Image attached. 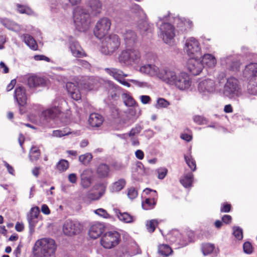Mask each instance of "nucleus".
<instances>
[{
  "label": "nucleus",
  "instance_id": "1",
  "mask_svg": "<svg viewBox=\"0 0 257 257\" xmlns=\"http://www.w3.org/2000/svg\"><path fill=\"white\" fill-rule=\"evenodd\" d=\"M225 81V73L220 72L215 77V80L207 78L201 80L198 84V90L203 96H209L217 93V88L222 86Z\"/></svg>",
  "mask_w": 257,
  "mask_h": 257
},
{
  "label": "nucleus",
  "instance_id": "2",
  "mask_svg": "<svg viewBox=\"0 0 257 257\" xmlns=\"http://www.w3.org/2000/svg\"><path fill=\"white\" fill-rule=\"evenodd\" d=\"M56 249V245L53 239L43 238L35 242L33 251L38 257H55Z\"/></svg>",
  "mask_w": 257,
  "mask_h": 257
},
{
  "label": "nucleus",
  "instance_id": "3",
  "mask_svg": "<svg viewBox=\"0 0 257 257\" xmlns=\"http://www.w3.org/2000/svg\"><path fill=\"white\" fill-rule=\"evenodd\" d=\"M217 93L230 99L239 96L240 88L238 80L234 77H225L224 84L217 88Z\"/></svg>",
  "mask_w": 257,
  "mask_h": 257
},
{
  "label": "nucleus",
  "instance_id": "4",
  "mask_svg": "<svg viewBox=\"0 0 257 257\" xmlns=\"http://www.w3.org/2000/svg\"><path fill=\"white\" fill-rule=\"evenodd\" d=\"M73 21L79 31H85L90 23L89 14L81 7H77L73 11Z\"/></svg>",
  "mask_w": 257,
  "mask_h": 257
},
{
  "label": "nucleus",
  "instance_id": "5",
  "mask_svg": "<svg viewBox=\"0 0 257 257\" xmlns=\"http://www.w3.org/2000/svg\"><path fill=\"white\" fill-rule=\"evenodd\" d=\"M63 100L60 98L55 100L53 102V106L45 110H44L42 114L46 119L48 118H54L56 117H59L61 120L64 122L65 124H67L70 122V112L69 110H67L63 118L64 114L61 112L59 105L62 104Z\"/></svg>",
  "mask_w": 257,
  "mask_h": 257
},
{
  "label": "nucleus",
  "instance_id": "6",
  "mask_svg": "<svg viewBox=\"0 0 257 257\" xmlns=\"http://www.w3.org/2000/svg\"><path fill=\"white\" fill-rule=\"evenodd\" d=\"M120 45L118 36L115 34L110 35L102 40L100 50L104 55H110L119 48Z\"/></svg>",
  "mask_w": 257,
  "mask_h": 257
},
{
  "label": "nucleus",
  "instance_id": "7",
  "mask_svg": "<svg viewBox=\"0 0 257 257\" xmlns=\"http://www.w3.org/2000/svg\"><path fill=\"white\" fill-rule=\"evenodd\" d=\"M141 58L140 52L134 48H127L122 51L118 57V61L125 65L138 63Z\"/></svg>",
  "mask_w": 257,
  "mask_h": 257
},
{
  "label": "nucleus",
  "instance_id": "8",
  "mask_svg": "<svg viewBox=\"0 0 257 257\" xmlns=\"http://www.w3.org/2000/svg\"><path fill=\"white\" fill-rule=\"evenodd\" d=\"M183 50L190 58H197L201 55L200 44L194 37L188 38L185 40Z\"/></svg>",
  "mask_w": 257,
  "mask_h": 257
},
{
  "label": "nucleus",
  "instance_id": "9",
  "mask_svg": "<svg viewBox=\"0 0 257 257\" xmlns=\"http://www.w3.org/2000/svg\"><path fill=\"white\" fill-rule=\"evenodd\" d=\"M134 7L139 12H142L144 16L143 19L138 21L137 23V30L143 37L151 35L154 31L153 25L149 23L147 19L146 14L140 6L135 5Z\"/></svg>",
  "mask_w": 257,
  "mask_h": 257
},
{
  "label": "nucleus",
  "instance_id": "10",
  "mask_svg": "<svg viewBox=\"0 0 257 257\" xmlns=\"http://www.w3.org/2000/svg\"><path fill=\"white\" fill-rule=\"evenodd\" d=\"M120 240V235L116 231L105 232L100 239L101 245L105 248L110 249L116 246Z\"/></svg>",
  "mask_w": 257,
  "mask_h": 257
},
{
  "label": "nucleus",
  "instance_id": "11",
  "mask_svg": "<svg viewBox=\"0 0 257 257\" xmlns=\"http://www.w3.org/2000/svg\"><path fill=\"white\" fill-rule=\"evenodd\" d=\"M181 73V71L175 68L166 67L163 68L161 79L168 85L174 87Z\"/></svg>",
  "mask_w": 257,
  "mask_h": 257
},
{
  "label": "nucleus",
  "instance_id": "12",
  "mask_svg": "<svg viewBox=\"0 0 257 257\" xmlns=\"http://www.w3.org/2000/svg\"><path fill=\"white\" fill-rule=\"evenodd\" d=\"M160 36L163 41L169 45H172L174 42L175 36V28L171 24L163 23L159 26Z\"/></svg>",
  "mask_w": 257,
  "mask_h": 257
},
{
  "label": "nucleus",
  "instance_id": "13",
  "mask_svg": "<svg viewBox=\"0 0 257 257\" xmlns=\"http://www.w3.org/2000/svg\"><path fill=\"white\" fill-rule=\"evenodd\" d=\"M187 237H182V235L178 230H173L167 235V239L172 243H177L182 246L187 245L191 242L194 237L193 232L189 231L186 233Z\"/></svg>",
  "mask_w": 257,
  "mask_h": 257
},
{
  "label": "nucleus",
  "instance_id": "14",
  "mask_svg": "<svg viewBox=\"0 0 257 257\" xmlns=\"http://www.w3.org/2000/svg\"><path fill=\"white\" fill-rule=\"evenodd\" d=\"M111 24L110 20L107 18L100 19L96 23L94 30L95 36L99 39L103 38L109 32Z\"/></svg>",
  "mask_w": 257,
  "mask_h": 257
},
{
  "label": "nucleus",
  "instance_id": "15",
  "mask_svg": "<svg viewBox=\"0 0 257 257\" xmlns=\"http://www.w3.org/2000/svg\"><path fill=\"white\" fill-rule=\"evenodd\" d=\"M139 71L151 77L157 76L161 79V75L163 74V68L160 69L153 64H146L140 67Z\"/></svg>",
  "mask_w": 257,
  "mask_h": 257
},
{
  "label": "nucleus",
  "instance_id": "16",
  "mask_svg": "<svg viewBox=\"0 0 257 257\" xmlns=\"http://www.w3.org/2000/svg\"><path fill=\"white\" fill-rule=\"evenodd\" d=\"M83 225L77 221L67 220L63 228L64 233L67 235L79 233L82 229Z\"/></svg>",
  "mask_w": 257,
  "mask_h": 257
},
{
  "label": "nucleus",
  "instance_id": "17",
  "mask_svg": "<svg viewBox=\"0 0 257 257\" xmlns=\"http://www.w3.org/2000/svg\"><path fill=\"white\" fill-rule=\"evenodd\" d=\"M104 70L107 74L122 85L127 87H131V84L124 79V77L128 76V74L124 73L122 70L115 68H107Z\"/></svg>",
  "mask_w": 257,
  "mask_h": 257
},
{
  "label": "nucleus",
  "instance_id": "18",
  "mask_svg": "<svg viewBox=\"0 0 257 257\" xmlns=\"http://www.w3.org/2000/svg\"><path fill=\"white\" fill-rule=\"evenodd\" d=\"M177 81L174 87L181 91L188 90L192 84V81L189 75L183 71H181Z\"/></svg>",
  "mask_w": 257,
  "mask_h": 257
},
{
  "label": "nucleus",
  "instance_id": "19",
  "mask_svg": "<svg viewBox=\"0 0 257 257\" xmlns=\"http://www.w3.org/2000/svg\"><path fill=\"white\" fill-rule=\"evenodd\" d=\"M149 168H145L142 162H137L132 168V176L135 180H139L142 176L149 175Z\"/></svg>",
  "mask_w": 257,
  "mask_h": 257
},
{
  "label": "nucleus",
  "instance_id": "20",
  "mask_svg": "<svg viewBox=\"0 0 257 257\" xmlns=\"http://www.w3.org/2000/svg\"><path fill=\"white\" fill-rule=\"evenodd\" d=\"M40 213L38 207H32L27 215V220L29 222L30 232L32 234L35 230V227L38 222V217Z\"/></svg>",
  "mask_w": 257,
  "mask_h": 257
},
{
  "label": "nucleus",
  "instance_id": "21",
  "mask_svg": "<svg viewBox=\"0 0 257 257\" xmlns=\"http://www.w3.org/2000/svg\"><path fill=\"white\" fill-rule=\"evenodd\" d=\"M187 67L189 72L194 75H197L202 71L203 64L196 58H191L187 62Z\"/></svg>",
  "mask_w": 257,
  "mask_h": 257
},
{
  "label": "nucleus",
  "instance_id": "22",
  "mask_svg": "<svg viewBox=\"0 0 257 257\" xmlns=\"http://www.w3.org/2000/svg\"><path fill=\"white\" fill-rule=\"evenodd\" d=\"M144 192L146 194H149L151 192H153L154 195L152 197L146 198L144 201L142 202V206L145 210H150L154 208L156 204V200L155 197H157V192L155 190H153L149 188H146L144 190Z\"/></svg>",
  "mask_w": 257,
  "mask_h": 257
},
{
  "label": "nucleus",
  "instance_id": "23",
  "mask_svg": "<svg viewBox=\"0 0 257 257\" xmlns=\"http://www.w3.org/2000/svg\"><path fill=\"white\" fill-rule=\"evenodd\" d=\"M69 47L72 55L75 57H82L85 56V53L77 41L72 37L68 39Z\"/></svg>",
  "mask_w": 257,
  "mask_h": 257
},
{
  "label": "nucleus",
  "instance_id": "24",
  "mask_svg": "<svg viewBox=\"0 0 257 257\" xmlns=\"http://www.w3.org/2000/svg\"><path fill=\"white\" fill-rule=\"evenodd\" d=\"M174 23L176 26L177 30L180 33L186 32L191 29L192 27L191 21L180 17L175 18Z\"/></svg>",
  "mask_w": 257,
  "mask_h": 257
},
{
  "label": "nucleus",
  "instance_id": "25",
  "mask_svg": "<svg viewBox=\"0 0 257 257\" xmlns=\"http://www.w3.org/2000/svg\"><path fill=\"white\" fill-rule=\"evenodd\" d=\"M98 78L93 77H86L79 82L80 86L86 90H92L99 85Z\"/></svg>",
  "mask_w": 257,
  "mask_h": 257
},
{
  "label": "nucleus",
  "instance_id": "26",
  "mask_svg": "<svg viewBox=\"0 0 257 257\" xmlns=\"http://www.w3.org/2000/svg\"><path fill=\"white\" fill-rule=\"evenodd\" d=\"M14 98L20 107L24 106L27 103V97L26 90L23 86L17 87L15 90Z\"/></svg>",
  "mask_w": 257,
  "mask_h": 257
},
{
  "label": "nucleus",
  "instance_id": "27",
  "mask_svg": "<svg viewBox=\"0 0 257 257\" xmlns=\"http://www.w3.org/2000/svg\"><path fill=\"white\" fill-rule=\"evenodd\" d=\"M90 14L96 16L100 14L102 10V4L99 0H88L86 3Z\"/></svg>",
  "mask_w": 257,
  "mask_h": 257
},
{
  "label": "nucleus",
  "instance_id": "28",
  "mask_svg": "<svg viewBox=\"0 0 257 257\" xmlns=\"http://www.w3.org/2000/svg\"><path fill=\"white\" fill-rule=\"evenodd\" d=\"M221 64L226 65V68L232 71L239 70L240 63L237 60H235L232 57L223 58L221 59Z\"/></svg>",
  "mask_w": 257,
  "mask_h": 257
},
{
  "label": "nucleus",
  "instance_id": "29",
  "mask_svg": "<svg viewBox=\"0 0 257 257\" xmlns=\"http://www.w3.org/2000/svg\"><path fill=\"white\" fill-rule=\"evenodd\" d=\"M104 231V226L100 223L92 224L89 230L88 234L90 237L96 239L99 237Z\"/></svg>",
  "mask_w": 257,
  "mask_h": 257
},
{
  "label": "nucleus",
  "instance_id": "30",
  "mask_svg": "<svg viewBox=\"0 0 257 257\" xmlns=\"http://www.w3.org/2000/svg\"><path fill=\"white\" fill-rule=\"evenodd\" d=\"M122 35L126 45H133L137 41L136 33L131 30H125L122 32Z\"/></svg>",
  "mask_w": 257,
  "mask_h": 257
},
{
  "label": "nucleus",
  "instance_id": "31",
  "mask_svg": "<svg viewBox=\"0 0 257 257\" xmlns=\"http://www.w3.org/2000/svg\"><path fill=\"white\" fill-rule=\"evenodd\" d=\"M257 73V63H250L247 65L242 72L243 76L248 81Z\"/></svg>",
  "mask_w": 257,
  "mask_h": 257
},
{
  "label": "nucleus",
  "instance_id": "32",
  "mask_svg": "<svg viewBox=\"0 0 257 257\" xmlns=\"http://www.w3.org/2000/svg\"><path fill=\"white\" fill-rule=\"evenodd\" d=\"M66 87L68 92L73 99L78 100L81 99V93L75 83L66 82Z\"/></svg>",
  "mask_w": 257,
  "mask_h": 257
},
{
  "label": "nucleus",
  "instance_id": "33",
  "mask_svg": "<svg viewBox=\"0 0 257 257\" xmlns=\"http://www.w3.org/2000/svg\"><path fill=\"white\" fill-rule=\"evenodd\" d=\"M0 22L9 30L16 33H19L22 30V27L21 25L10 19H0Z\"/></svg>",
  "mask_w": 257,
  "mask_h": 257
},
{
  "label": "nucleus",
  "instance_id": "34",
  "mask_svg": "<svg viewBox=\"0 0 257 257\" xmlns=\"http://www.w3.org/2000/svg\"><path fill=\"white\" fill-rule=\"evenodd\" d=\"M46 83V80L43 78L37 76H30L28 78V85L30 87L44 86Z\"/></svg>",
  "mask_w": 257,
  "mask_h": 257
},
{
  "label": "nucleus",
  "instance_id": "35",
  "mask_svg": "<svg viewBox=\"0 0 257 257\" xmlns=\"http://www.w3.org/2000/svg\"><path fill=\"white\" fill-rule=\"evenodd\" d=\"M101 191L99 193H92L88 192L86 194L85 200L90 202L91 201H95L99 199L104 194L105 190V186L103 184H100Z\"/></svg>",
  "mask_w": 257,
  "mask_h": 257
},
{
  "label": "nucleus",
  "instance_id": "36",
  "mask_svg": "<svg viewBox=\"0 0 257 257\" xmlns=\"http://www.w3.org/2000/svg\"><path fill=\"white\" fill-rule=\"evenodd\" d=\"M103 121V117L98 113H93L89 115L88 122L92 127H99L102 124Z\"/></svg>",
  "mask_w": 257,
  "mask_h": 257
},
{
  "label": "nucleus",
  "instance_id": "37",
  "mask_svg": "<svg viewBox=\"0 0 257 257\" xmlns=\"http://www.w3.org/2000/svg\"><path fill=\"white\" fill-rule=\"evenodd\" d=\"M19 37L23 39L25 44L31 49L33 50H36L37 49V44L32 36L29 34H25L23 35L20 34Z\"/></svg>",
  "mask_w": 257,
  "mask_h": 257
},
{
  "label": "nucleus",
  "instance_id": "38",
  "mask_svg": "<svg viewBox=\"0 0 257 257\" xmlns=\"http://www.w3.org/2000/svg\"><path fill=\"white\" fill-rule=\"evenodd\" d=\"M110 168L106 164H99L96 169V173L99 178H104L109 176Z\"/></svg>",
  "mask_w": 257,
  "mask_h": 257
},
{
  "label": "nucleus",
  "instance_id": "39",
  "mask_svg": "<svg viewBox=\"0 0 257 257\" xmlns=\"http://www.w3.org/2000/svg\"><path fill=\"white\" fill-rule=\"evenodd\" d=\"M247 91L252 95L257 94V73L248 82Z\"/></svg>",
  "mask_w": 257,
  "mask_h": 257
},
{
  "label": "nucleus",
  "instance_id": "40",
  "mask_svg": "<svg viewBox=\"0 0 257 257\" xmlns=\"http://www.w3.org/2000/svg\"><path fill=\"white\" fill-rule=\"evenodd\" d=\"M201 62L203 65L205 64L210 68L214 67L216 64V60L214 56L209 54L204 55Z\"/></svg>",
  "mask_w": 257,
  "mask_h": 257
},
{
  "label": "nucleus",
  "instance_id": "41",
  "mask_svg": "<svg viewBox=\"0 0 257 257\" xmlns=\"http://www.w3.org/2000/svg\"><path fill=\"white\" fill-rule=\"evenodd\" d=\"M89 171L84 170L81 174V185L84 188H88L91 184V178L88 176Z\"/></svg>",
  "mask_w": 257,
  "mask_h": 257
},
{
  "label": "nucleus",
  "instance_id": "42",
  "mask_svg": "<svg viewBox=\"0 0 257 257\" xmlns=\"http://www.w3.org/2000/svg\"><path fill=\"white\" fill-rule=\"evenodd\" d=\"M126 182L123 179H120L113 183L110 188L112 192H117L122 190L125 185Z\"/></svg>",
  "mask_w": 257,
  "mask_h": 257
},
{
  "label": "nucleus",
  "instance_id": "43",
  "mask_svg": "<svg viewBox=\"0 0 257 257\" xmlns=\"http://www.w3.org/2000/svg\"><path fill=\"white\" fill-rule=\"evenodd\" d=\"M193 175L192 173H188L185 175L181 179L180 183L185 188L190 187L192 186Z\"/></svg>",
  "mask_w": 257,
  "mask_h": 257
},
{
  "label": "nucleus",
  "instance_id": "44",
  "mask_svg": "<svg viewBox=\"0 0 257 257\" xmlns=\"http://www.w3.org/2000/svg\"><path fill=\"white\" fill-rule=\"evenodd\" d=\"M119 219L125 223H132L135 220V217L127 212L119 213L117 214Z\"/></svg>",
  "mask_w": 257,
  "mask_h": 257
},
{
  "label": "nucleus",
  "instance_id": "45",
  "mask_svg": "<svg viewBox=\"0 0 257 257\" xmlns=\"http://www.w3.org/2000/svg\"><path fill=\"white\" fill-rule=\"evenodd\" d=\"M122 98L126 106H134L136 104V101L129 93H123L122 94Z\"/></svg>",
  "mask_w": 257,
  "mask_h": 257
},
{
  "label": "nucleus",
  "instance_id": "46",
  "mask_svg": "<svg viewBox=\"0 0 257 257\" xmlns=\"http://www.w3.org/2000/svg\"><path fill=\"white\" fill-rule=\"evenodd\" d=\"M72 134L69 128H65L62 130H57L53 131L52 136L55 137L61 138Z\"/></svg>",
  "mask_w": 257,
  "mask_h": 257
},
{
  "label": "nucleus",
  "instance_id": "47",
  "mask_svg": "<svg viewBox=\"0 0 257 257\" xmlns=\"http://www.w3.org/2000/svg\"><path fill=\"white\" fill-rule=\"evenodd\" d=\"M172 251V249L168 245L163 244L158 246V252L162 255L167 256Z\"/></svg>",
  "mask_w": 257,
  "mask_h": 257
},
{
  "label": "nucleus",
  "instance_id": "48",
  "mask_svg": "<svg viewBox=\"0 0 257 257\" xmlns=\"http://www.w3.org/2000/svg\"><path fill=\"white\" fill-rule=\"evenodd\" d=\"M185 160L188 167L193 171L196 170V165L195 160L193 159L191 155L184 156Z\"/></svg>",
  "mask_w": 257,
  "mask_h": 257
},
{
  "label": "nucleus",
  "instance_id": "49",
  "mask_svg": "<svg viewBox=\"0 0 257 257\" xmlns=\"http://www.w3.org/2000/svg\"><path fill=\"white\" fill-rule=\"evenodd\" d=\"M40 156V150L36 147H32L30 152V159L32 161L37 160Z\"/></svg>",
  "mask_w": 257,
  "mask_h": 257
},
{
  "label": "nucleus",
  "instance_id": "50",
  "mask_svg": "<svg viewBox=\"0 0 257 257\" xmlns=\"http://www.w3.org/2000/svg\"><path fill=\"white\" fill-rule=\"evenodd\" d=\"M69 167L68 162L64 159H62L57 164L56 168L60 172L65 171Z\"/></svg>",
  "mask_w": 257,
  "mask_h": 257
},
{
  "label": "nucleus",
  "instance_id": "51",
  "mask_svg": "<svg viewBox=\"0 0 257 257\" xmlns=\"http://www.w3.org/2000/svg\"><path fill=\"white\" fill-rule=\"evenodd\" d=\"M214 249V245L210 243L204 244L202 246V251L204 255H206L211 253Z\"/></svg>",
  "mask_w": 257,
  "mask_h": 257
},
{
  "label": "nucleus",
  "instance_id": "52",
  "mask_svg": "<svg viewBox=\"0 0 257 257\" xmlns=\"http://www.w3.org/2000/svg\"><path fill=\"white\" fill-rule=\"evenodd\" d=\"M158 224V221L156 219H152L147 222L146 224L147 228L150 232L154 231L156 227Z\"/></svg>",
  "mask_w": 257,
  "mask_h": 257
},
{
  "label": "nucleus",
  "instance_id": "53",
  "mask_svg": "<svg viewBox=\"0 0 257 257\" xmlns=\"http://www.w3.org/2000/svg\"><path fill=\"white\" fill-rule=\"evenodd\" d=\"M92 158V155L89 153H86L84 155H80L79 160L81 163L84 165L88 164Z\"/></svg>",
  "mask_w": 257,
  "mask_h": 257
},
{
  "label": "nucleus",
  "instance_id": "54",
  "mask_svg": "<svg viewBox=\"0 0 257 257\" xmlns=\"http://www.w3.org/2000/svg\"><path fill=\"white\" fill-rule=\"evenodd\" d=\"M128 83L131 82L134 85L140 87H148L149 85L148 82L144 81H141L137 80L135 79H127L126 81Z\"/></svg>",
  "mask_w": 257,
  "mask_h": 257
},
{
  "label": "nucleus",
  "instance_id": "55",
  "mask_svg": "<svg viewBox=\"0 0 257 257\" xmlns=\"http://www.w3.org/2000/svg\"><path fill=\"white\" fill-rule=\"evenodd\" d=\"M233 234L238 240H241L243 238L242 230L238 226L233 227Z\"/></svg>",
  "mask_w": 257,
  "mask_h": 257
},
{
  "label": "nucleus",
  "instance_id": "56",
  "mask_svg": "<svg viewBox=\"0 0 257 257\" xmlns=\"http://www.w3.org/2000/svg\"><path fill=\"white\" fill-rule=\"evenodd\" d=\"M93 212L95 214L104 218H108L110 217V215L107 212L106 210L103 208H98L94 210Z\"/></svg>",
  "mask_w": 257,
  "mask_h": 257
},
{
  "label": "nucleus",
  "instance_id": "57",
  "mask_svg": "<svg viewBox=\"0 0 257 257\" xmlns=\"http://www.w3.org/2000/svg\"><path fill=\"white\" fill-rule=\"evenodd\" d=\"M18 11L21 14H26L27 15H31L33 12L31 9L20 5H17Z\"/></svg>",
  "mask_w": 257,
  "mask_h": 257
},
{
  "label": "nucleus",
  "instance_id": "58",
  "mask_svg": "<svg viewBox=\"0 0 257 257\" xmlns=\"http://www.w3.org/2000/svg\"><path fill=\"white\" fill-rule=\"evenodd\" d=\"M142 129L143 128L140 125H136L135 127L132 128V130L128 134V136L130 137H135V135L139 134Z\"/></svg>",
  "mask_w": 257,
  "mask_h": 257
},
{
  "label": "nucleus",
  "instance_id": "59",
  "mask_svg": "<svg viewBox=\"0 0 257 257\" xmlns=\"http://www.w3.org/2000/svg\"><path fill=\"white\" fill-rule=\"evenodd\" d=\"M243 249L244 253L246 254H251L253 251L252 245L248 241H246L244 243L243 245Z\"/></svg>",
  "mask_w": 257,
  "mask_h": 257
},
{
  "label": "nucleus",
  "instance_id": "60",
  "mask_svg": "<svg viewBox=\"0 0 257 257\" xmlns=\"http://www.w3.org/2000/svg\"><path fill=\"white\" fill-rule=\"evenodd\" d=\"M157 172L158 173V178L159 179H163L166 176L168 170L165 168H160L157 169Z\"/></svg>",
  "mask_w": 257,
  "mask_h": 257
},
{
  "label": "nucleus",
  "instance_id": "61",
  "mask_svg": "<svg viewBox=\"0 0 257 257\" xmlns=\"http://www.w3.org/2000/svg\"><path fill=\"white\" fill-rule=\"evenodd\" d=\"M169 104V102L166 99L160 98L157 100V107H167Z\"/></svg>",
  "mask_w": 257,
  "mask_h": 257
},
{
  "label": "nucleus",
  "instance_id": "62",
  "mask_svg": "<svg viewBox=\"0 0 257 257\" xmlns=\"http://www.w3.org/2000/svg\"><path fill=\"white\" fill-rule=\"evenodd\" d=\"M194 121L198 124H203L206 123V119L201 115H195L193 117Z\"/></svg>",
  "mask_w": 257,
  "mask_h": 257
},
{
  "label": "nucleus",
  "instance_id": "63",
  "mask_svg": "<svg viewBox=\"0 0 257 257\" xmlns=\"http://www.w3.org/2000/svg\"><path fill=\"white\" fill-rule=\"evenodd\" d=\"M127 196L131 199L135 198L138 196L137 190L133 187L128 189Z\"/></svg>",
  "mask_w": 257,
  "mask_h": 257
},
{
  "label": "nucleus",
  "instance_id": "64",
  "mask_svg": "<svg viewBox=\"0 0 257 257\" xmlns=\"http://www.w3.org/2000/svg\"><path fill=\"white\" fill-rule=\"evenodd\" d=\"M141 102L144 104H149L151 102V98L148 95H141L140 96Z\"/></svg>",
  "mask_w": 257,
  "mask_h": 257
}]
</instances>
